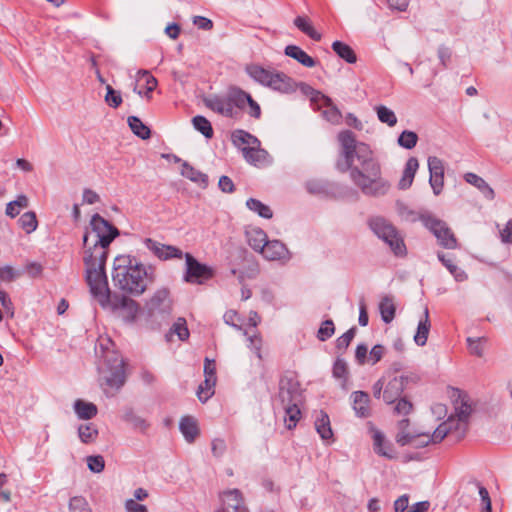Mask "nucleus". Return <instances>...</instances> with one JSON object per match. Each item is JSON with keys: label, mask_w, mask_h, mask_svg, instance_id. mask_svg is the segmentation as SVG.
Wrapping results in <instances>:
<instances>
[{"label": "nucleus", "mask_w": 512, "mask_h": 512, "mask_svg": "<svg viewBox=\"0 0 512 512\" xmlns=\"http://www.w3.org/2000/svg\"><path fill=\"white\" fill-rule=\"evenodd\" d=\"M261 254L268 260H282L288 261L291 256L288 248L284 243L279 240H267L265 246L263 247Z\"/></svg>", "instance_id": "18"}, {"label": "nucleus", "mask_w": 512, "mask_h": 512, "mask_svg": "<svg viewBox=\"0 0 512 512\" xmlns=\"http://www.w3.org/2000/svg\"><path fill=\"white\" fill-rule=\"evenodd\" d=\"M277 400L280 402L281 407L299 404L301 402V393L298 382L286 377L280 379Z\"/></svg>", "instance_id": "13"}, {"label": "nucleus", "mask_w": 512, "mask_h": 512, "mask_svg": "<svg viewBox=\"0 0 512 512\" xmlns=\"http://www.w3.org/2000/svg\"><path fill=\"white\" fill-rule=\"evenodd\" d=\"M192 123L194 128L206 138L210 139L213 137L212 125L204 116L197 115L193 117Z\"/></svg>", "instance_id": "49"}, {"label": "nucleus", "mask_w": 512, "mask_h": 512, "mask_svg": "<svg viewBox=\"0 0 512 512\" xmlns=\"http://www.w3.org/2000/svg\"><path fill=\"white\" fill-rule=\"evenodd\" d=\"M311 92V100L314 102H321L327 109L323 112L325 118L331 123H338L341 120V112L332 105V100L320 93L319 91L313 90L310 86H305V92Z\"/></svg>", "instance_id": "16"}, {"label": "nucleus", "mask_w": 512, "mask_h": 512, "mask_svg": "<svg viewBox=\"0 0 512 512\" xmlns=\"http://www.w3.org/2000/svg\"><path fill=\"white\" fill-rule=\"evenodd\" d=\"M333 51L347 63L353 64L357 61V56L354 50L341 41H334L332 44Z\"/></svg>", "instance_id": "35"}, {"label": "nucleus", "mask_w": 512, "mask_h": 512, "mask_svg": "<svg viewBox=\"0 0 512 512\" xmlns=\"http://www.w3.org/2000/svg\"><path fill=\"white\" fill-rule=\"evenodd\" d=\"M172 331L176 333L179 339L182 341L189 337V331L184 318H179L177 322L174 323Z\"/></svg>", "instance_id": "61"}, {"label": "nucleus", "mask_w": 512, "mask_h": 512, "mask_svg": "<svg viewBox=\"0 0 512 512\" xmlns=\"http://www.w3.org/2000/svg\"><path fill=\"white\" fill-rule=\"evenodd\" d=\"M112 280L121 291L140 296L153 283L154 274L150 267H146L136 258L120 255L114 259Z\"/></svg>", "instance_id": "3"}, {"label": "nucleus", "mask_w": 512, "mask_h": 512, "mask_svg": "<svg viewBox=\"0 0 512 512\" xmlns=\"http://www.w3.org/2000/svg\"><path fill=\"white\" fill-rule=\"evenodd\" d=\"M372 433L375 453L388 459H392L394 457V450L391 443L386 441L384 434L378 429H372Z\"/></svg>", "instance_id": "21"}, {"label": "nucleus", "mask_w": 512, "mask_h": 512, "mask_svg": "<svg viewBox=\"0 0 512 512\" xmlns=\"http://www.w3.org/2000/svg\"><path fill=\"white\" fill-rule=\"evenodd\" d=\"M485 338H467L468 349L472 355L481 357L483 355L482 343L485 342Z\"/></svg>", "instance_id": "59"}, {"label": "nucleus", "mask_w": 512, "mask_h": 512, "mask_svg": "<svg viewBox=\"0 0 512 512\" xmlns=\"http://www.w3.org/2000/svg\"><path fill=\"white\" fill-rule=\"evenodd\" d=\"M221 500L224 512H248L242 494L238 489L223 492Z\"/></svg>", "instance_id": "17"}, {"label": "nucleus", "mask_w": 512, "mask_h": 512, "mask_svg": "<svg viewBox=\"0 0 512 512\" xmlns=\"http://www.w3.org/2000/svg\"><path fill=\"white\" fill-rule=\"evenodd\" d=\"M437 257L441 261V263L448 269V271L453 275L454 279L457 282H463L467 280L468 276L466 272L459 268L456 264H454L451 259L446 258V256L441 252L437 254Z\"/></svg>", "instance_id": "37"}, {"label": "nucleus", "mask_w": 512, "mask_h": 512, "mask_svg": "<svg viewBox=\"0 0 512 512\" xmlns=\"http://www.w3.org/2000/svg\"><path fill=\"white\" fill-rule=\"evenodd\" d=\"M231 139L233 144L239 148L244 145H247V147L260 146V141L257 137L241 129L233 131Z\"/></svg>", "instance_id": "32"}, {"label": "nucleus", "mask_w": 512, "mask_h": 512, "mask_svg": "<svg viewBox=\"0 0 512 512\" xmlns=\"http://www.w3.org/2000/svg\"><path fill=\"white\" fill-rule=\"evenodd\" d=\"M338 140L341 151L336 163L337 169L343 173L349 171L351 181L364 195H386L391 185L382 176L381 164L369 145L358 142L350 130L340 132Z\"/></svg>", "instance_id": "1"}, {"label": "nucleus", "mask_w": 512, "mask_h": 512, "mask_svg": "<svg viewBox=\"0 0 512 512\" xmlns=\"http://www.w3.org/2000/svg\"><path fill=\"white\" fill-rule=\"evenodd\" d=\"M179 429L188 443L194 442L196 437L199 435L197 422L191 416H185L181 418Z\"/></svg>", "instance_id": "26"}, {"label": "nucleus", "mask_w": 512, "mask_h": 512, "mask_svg": "<svg viewBox=\"0 0 512 512\" xmlns=\"http://www.w3.org/2000/svg\"><path fill=\"white\" fill-rule=\"evenodd\" d=\"M19 224L27 233L35 231L38 226L36 214L32 211L24 213L19 219Z\"/></svg>", "instance_id": "51"}, {"label": "nucleus", "mask_w": 512, "mask_h": 512, "mask_svg": "<svg viewBox=\"0 0 512 512\" xmlns=\"http://www.w3.org/2000/svg\"><path fill=\"white\" fill-rule=\"evenodd\" d=\"M453 420L450 422L441 423L433 432L432 435L429 433H414V435L409 440L408 445L413 448L419 449L426 447L430 443H440L452 430L451 424Z\"/></svg>", "instance_id": "12"}, {"label": "nucleus", "mask_w": 512, "mask_h": 512, "mask_svg": "<svg viewBox=\"0 0 512 512\" xmlns=\"http://www.w3.org/2000/svg\"><path fill=\"white\" fill-rule=\"evenodd\" d=\"M184 256L186 261L184 280L186 282L192 284H203L213 278L214 270L212 267L200 263L190 253H186Z\"/></svg>", "instance_id": "11"}, {"label": "nucleus", "mask_w": 512, "mask_h": 512, "mask_svg": "<svg viewBox=\"0 0 512 512\" xmlns=\"http://www.w3.org/2000/svg\"><path fill=\"white\" fill-rule=\"evenodd\" d=\"M87 284L91 295L103 308H111L125 322L132 323L136 319L139 304L125 295H111L106 274L100 275L99 279Z\"/></svg>", "instance_id": "4"}, {"label": "nucleus", "mask_w": 512, "mask_h": 512, "mask_svg": "<svg viewBox=\"0 0 512 512\" xmlns=\"http://www.w3.org/2000/svg\"><path fill=\"white\" fill-rule=\"evenodd\" d=\"M78 436L81 442L85 444L93 443L98 436V429L92 423L80 425L78 428Z\"/></svg>", "instance_id": "43"}, {"label": "nucleus", "mask_w": 512, "mask_h": 512, "mask_svg": "<svg viewBox=\"0 0 512 512\" xmlns=\"http://www.w3.org/2000/svg\"><path fill=\"white\" fill-rule=\"evenodd\" d=\"M105 102L112 108H118L122 103V97L119 91L113 89L111 85H106Z\"/></svg>", "instance_id": "54"}, {"label": "nucleus", "mask_w": 512, "mask_h": 512, "mask_svg": "<svg viewBox=\"0 0 512 512\" xmlns=\"http://www.w3.org/2000/svg\"><path fill=\"white\" fill-rule=\"evenodd\" d=\"M236 101V108L244 109L246 105H248L249 110L248 114L255 118L259 119L261 117V108L260 105L251 97V95L244 90H238V99H234Z\"/></svg>", "instance_id": "20"}, {"label": "nucleus", "mask_w": 512, "mask_h": 512, "mask_svg": "<svg viewBox=\"0 0 512 512\" xmlns=\"http://www.w3.org/2000/svg\"><path fill=\"white\" fill-rule=\"evenodd\" d=\"M20 273L16 272L11 266L0 267V280L10 282L17 278Z\"/></svg>", "instance_id": "63"}, {"label": "nucleus", "mask_w": 512, "mask_h": 512, "mask_svg": "<svg viewBox=\"0 0 512 512\" xmlns=\"http://www.w3.org/2000/svg\"><path fill=\"white\" fill-rule=\"evenodd\" d=\"M139 75L142 76V78L145 81L146 91L145 96L149 99L151 98V92L156 88L157 86V80L155 77H153L150 72L147 70H140L138 72Z\"/></svg>", "instance_id": "56"}, {"label": "nucleus", "mask_w": 512, "mask_h": 512, "mask_svg": "<svg viewBox=\"0 0 512 512\" xmlns=\"http://www.w3.org/2000/svg\"><path fill=\"white\" fill-rule=\"evenodd\" d=\"M429 183L435 195H439L444 186V174L430 175Z\"/></svg>", "instance_id": "62"}, {"label": "nucleus", "mask_w": 512, "mask_h": 512, "mask_svg": "<svg viewBox=\"0 0 512 512\" xmlns=\"http://www.w3.org/2000/svg\"><path fill=\"white\" fill-rule=\"evenodd\" d=\"M243 156L247 162L257 165L262 163L266 158V151L260 149L259 146L242 147Z\"/></svg>", "instance_id": "38"}, {"label": "nucleus", "mask_w": 512, "mask_h": 512, "mask_svg": "<svg viewBox=\"0 0 512 512\" xmlns=\"http://www.w3.org/2000/svg\"><path fill=\"white\" fill-rule=\"evenodd\" d=\"M428 169L430 175L444 174L443 161L436 156H430L428 158Z\"/></svg>", "instance_id": "60"}, {"label": "nucleus", "mask_w": 512, "mask_h": 512, "mask_svg": "<svg viewBox=\"0 0 512 512\" xmlns=\"http://www.w3.org/2000/svg\"><path fill=\"white\" fill-rule=\"evenodd\" d=\"M246 206L249 210L257 213L260 217H263L265 219H270L273 216V212L270 209V207L262 203L258 199L249 198L246 201Z\"/></svg>", "instance_id": "41"}, {"label": "nucleus", "mask_w": 512, "mask_h": 512, "mask_svg": "<svg viewBox=\"0 0 512 512\" xmlns=\"http://www.w3.org/2000/svg\"><path fill=\"white\" fill-rule=\"evenodd\" d=\"M419 376L416 373L409 372L400 376H391L389 381L385 383V387L382 393L383 400L387 404H393L396 402L394 412L397 415H408L412 409L413 404L406 397H401L404 389L409 383H417Z\"/></svg>", "instance_id": "6"}, {"label": "nucleus", "mask_w": 512, "mask_h": 512, "mask_svg": "<svg viewBox=\"0 0 512 512\" xmlns=\"http://www.w3.org/2000/svg\"><path fill=\"white\" fill-rule=\"evenodd\" d=\"M173 307V300L168 288L157 289L146 303V308L151 317L167 318Z\"/></svg>", "instance_id": "9"}, {"label": "nucleus", "mask_w": 512, "mask_h": 512, "mask_svg": "<svg viewBox=\"0 0 512 512\" xmlns=\"http://www.w3.org/2000/svg\"><path fill=\"white\" fill-rule=\"evenodd\" d=\"M379 310L382 320L387 324L390 323L395 317L396 310L393 299L389 296L383 297L379 304Z\"/></svg>", "instance_id": "39"}, {"label": "nucleus", "mask_w": 512, "mask_h": 512, "mask_svg": "<svg viewBox=\"0 0 512 512\" xmlns=\"http://www.w3.org/2000/svg\"><path fill=\"white\" fill-rule=\"evenodd\" d=\"M124 419L134 429L145 432L149 428V423L142 417L136 415L133 411L125 413Z\"/></svg>", "instance_id": "50"}, {"label": "nucleus", "mask_w": 512, "mask_h": 512, "mask_svg": "<svg viewBox=\"0 0 512 512\" xmlns=\"http://www.w3.org/2000/svg\"><path fill=\"white\" fill-rule=\"evenodd\" d=\"M74 411L79 419L89 420L97 415V406L91 402L77 399L74 402Z\"/></svg>", "instance_id": "31"}, {"label": "nucleus", "mask_w": 512, "mask_h": 512, "mask_svg": "<svg viewBox=\"0 0 512 512\" xmlns=\"http://www.w3.org/2000/svg\"><path fill=\"white\" fill-rule=\"evenodd\" d=\"M425 227L437 238L445 249H456L457 239L447 223L437 217L426 216Z\"/></svg>", "instance_id": "10"}, {"label": "nucleus", "mask_w": 512, "mask_h": 512, "mask_svg": "<svg viewBox=\"0 0 512 512\" xmlns=\"http://www.w3.org/2000/svg\"><path fill=\"white\" fill-rule=\"evenodd\" d=\"M181 175L198 184L202 188H206L208 186V176L194 168L187 161L182 162Z\"/></svg>", "instance_id": "25"}, {"label": "nucleus", "mask_w": 512, "mask_h": 512, "mask_svg": "<svg viewBox=\"0 0 512 512\" xmlns=\"http://www.w3.org/2000/svg\"><path fill=\"white\" fill-rule=\"evenodd\" d=\"M144 244L156 257L160 260H168L172 258H182L183 252L179 248L172 245L159 243L151 238H146Z\"/></svg>", "instance_id": "15"}, {"label": "nucleus", "mask_w": 512, "mask_h": 512, "mask_svg": "<svg viewBox=\"0 0 512 512\" xmlns=\"http://www.w3.org/2000/svg\"><path fill=\"white\" fill-rule=\"evenodd\" d=\"M471 412L472 407L468 397L466 395H459L458 399L455 401V413L451 415L446 422H450V420H453V423L457 422L456 429H458L459 433H466Z\"/></svg>", "instance_id": "14"}, {"label": "nucleus", "mask_w": 512, "mask_h": 512, "mask_svg": "<svg viewBox=\"0 0 512 512\" xmlns=\"http://www.w3.org/2000/svg\"><path fill=\"white\" fill-rule=\"evenodd\" d=\"M315 428L323 440H329L333 437L329 416L324 411H320L317 416L315 420Z\"/></svg>", "instance_id": "33"}, {"label": "nucleus", "mask_w": 512, "mask_h": 512, "mask_svg": "<svg viewBox=\"0 0 512 512\" xmlns=\"http://www.w3.org/2000/svg\"><path fill=\"white\" fill-rule=\"evenodd\" d=\"M464 180L470 185L477 188L483 196L488 200L495 198V192L493 188L480 176L475 173L467 172L464 174Z\"/></svg>", "instance_id": "23"}, {"label": "nucleus", "mask_w": 512, "mask_h": 512, "mask_svg": "<svg viewBox=\"0 0 512 512\" xmlns=\"http://www.w3.org/2000/svg\"><path fill=\"white\" fill-rule=\"evenodd\" d=\"M351 397L353 400V410L355 411V414L361 418L370 416L369 395L363 391H355L352 393Z\"/></svg>", "instance_id": "24"}, {"label": "nucleus", "mask_w": 512, "mask_h": 512, "mask_svg": "<svg viewBox=\"0 0 512 512\" xmlns=\"http://www.w3.org/2000/svg\"><path fill=\"white\" fill-rule=\"evenodd\" d=\"M89 227L83 235V262L87 283L94 282L100 275L106 274L105 264L109 246L120 234L117 227L97 213L91 217Z\"/></svg>", "instance_id": "2"}, {"label": "nucleus", "mask_w": 512, "mask_h": 512, "mask_svg": "<svg viewBox=\"0 0 512 512\" xmlns=\"http://www.w3.org/2000/svg\"><path fill=\"white\" fill-rule=\"evenodd\" d=\"M430 328L429 310L426 307L424 309V316L420 319L416 334L414 335V341L418 346H424L427 343Z\"/></svg>", "instance_id": "28"}, {"label": "nucleus", "mask_w": 512, "mask_h": 512, "mask_svg": "<svg viewBox=\"0 0 512 512\" xmlns=\"http://www.w3.org/2000/svg\"><path fill=\"white\" fill-rule=\"evenodd\" d=\"M418 168L419 162L417 158L410 157L405 164L402 177L398 182V188L400 190H406L411 187Z\"/></svg>", "instance_id": "22"}, {"label": "nucleus", "mask_w": 512, "mask_h": 512, "mask_svg": "<svg viewBox=\"0 0 512 512\" xmlns=\"http://www.w3.org/2000/svg\"><path fill=\"white\" fill-rule=\"evenodd\" d=\"M368 224L373 233L382 239L396 256L404 257L407 254L403 238L388 220L377 216L369 219Z\"/></svg>", "instance_id": "7"}, {"label": "nucleus", "mask_w": 512, "mask_h": 512, "mask_svg": "<svg viewBox=\"0 0 512 512\" xmlns=\"http://www.w3.org/2000/svg\"><path fill=\"white\" fill-rule=\"evenodd\" d=\"M468 486L472 491H478L483 505L482 512H492L491 499L488 490L478 481H472Z\"/></svg>", "instance_id": "42"}, {"label": "nucleus", "mask_w": 512, "mask_h": 512, "mask_svg": "<svg viewBox=\"0 0 512 512\" xmlns=\"http://www.w3.org/2000/svg\"><path fill=\"white\" fill-rule=\"evenodd\" d=\"M400 216L405 221H408V222L421 221L422 224L425 226V221H426L425 218H426V216H433V214H431L428 211H414V210H411V209H409L407 207H404L400 211Z\"/></svg>", "instance_id": "48"}, {"label": "nucleus", "mask_w": 512, "mask_h": 512, "mask_svg": "<svg viewBox=\"0 0 512 512\" xmlns=\"http://www.w3.org/2000/svg\"><path fill=\"white\" fill-rule=\"evenodd\" d=\"M374 110L380 122L387 124L389 127H394L397 124V117L390 108L378 105Z\"/></svg>", "instance_id": "45"}, {"label": "nucleus", "mask_w": 512, "mask_h": 512, "mask_svg": "<svg viewBox=\"0 0 512 512\" xmlns=\"http://www.w3.org/2000/svg\"><path fill=\"white\" fill-rule=\"evenodd\" d=\"M356 334V328L352 327L347 332H345L343 335L337 338L336 340V349L343 353L348 346L350 345L351 341L355 337Z\"/></svg>", "instance_id": "53"}, {"label": "nucleus", "mask_w": 512, "mask_h": 512, "mask_svg": "<svg viewBox=\"0 0 512 512\" xmlns=\"http://www.w3.org/2000/svg\"><path fill=\"white\" fill-rule=\"evenodd\" d=\"M409 419H402L398 422V433L396 435V442L400 446H406L409 443V440L414 435L415 432L409 431Z\"/></svg>", "instance_id": "46"}, {"label": "nucleus", "mask_w": 512, "mask_h": 512, "mask_svg": "<svg viewBox=\"0 0 512 512\" xmlns=\"http://www.w3.org/2000/svg\"><path fill=\"white\" fill-rule=\"evenodd\" d=\"M418 135L410 130L403 131L398 137L399 146L405 149H412L416 146Z\"/></svg>", "instance_id": "52"}, {"label": "nucleus", "mask_w": 512, "mask_h": 512, "mask_svg": "<svg viewBox=\"0 0 512 512\" xmlns=\"http://www.w3.org/2000/svg\"><path fill=\"white\" fill-rule=\"evenodd\" d=\"M216 379L205 378L197 390V396L201 402H206L209 398L214 395V388L216 385Z\"/></svg>", "instance_id": "44"}, {"label": "nucleus", "mask_w": 512, "mask_h": 512, "mask_svg": "<svg viewBox=\"0 0 512 512\" xmlns=\"http://www.w3.org/2000/svg\"><path fill=\"white\" fill-rule=\"evenodd\" d=\"M267 87L280 93H291L295 91V82L285 73L273 70Z\"/></svg>", "instance_id": "19"}, {"label": "nucleus", "mask_w": 512, "mask_h": 512, "mask_svg": "<svg viewBox=\"0 0 512 512\" xmlns=\"http://www.w3.org/2000/svg\"><path fill=\"white\" fill-rule=\"evenodd\" d=\"M131 131L139 138L146 140L151 137L150 128L145 125L137 116H129L127 119Z\"/></svg>", "instance_id": "34"}, {"label": "nucleus", "mask_w": 512, "mask_h": 512, "mask_svg": "<svg viewBox=\"0 0 512 512\" xmlns=\"http://www.w3.org/2000/svg\"><path fill=\"white\" fill-rule=\"evenodd\" d=\"M384 352H385L384 346H382L380 344L373 346L369 352V355H370L369 360L371 361V364L374 365L377 362H379L382 359Z\"/></svg>", "instance_id": "64"}, {"label": "nucleus", "mask_w": 512, "mask_h": 512, "mask_svg": "<svg viewBox=\"0 0 512 512\" xmlns=\"http://www.w3.org/2000/svg\"><path fill=\"white\" fill-rule=\"evenodd\" d=\"M285 54L305 67L311 68L316 65V61L309 56L304 50L296 45H288L285 48Z\"/></svg>", "instance_id": "29"}, {"label": "nucleus", "mask_w": 512, "mask_h": 512, "mask_svg": "<svg viewBox=\"0 0 512 512\" xmlns=\"http://www.w3.org/2000/svg\"><path fill=\"white\" fill-rule=\"evenodd\" d=\"M87 466L94 473H100L105 468V461L101 455L88 456Z\"/></svg>", "instance_id": "57"}, {"label": "nucleus", "mask_w": 512, "mask_h": 512, "mask_svg": "<svg viewBox=\"0 0 512 512\" xmlns=\"http://www.w3.org/2000/svg\"><path fill=\"white\" fill-rule=\"evenodd\" d=\"M294 25L301 31L303 32L304 34H306L307 36H309L311 39L315 40V41H320L321 40V34L318 33L314 27L312 26V24L310 23L309 19L307 17H304V16H297L295 19H294Z\"/></svg>", "instance_id": "36"}, {"label": "nucleus", "mask_w": 512, "mask_h": 512, "mask_svg": "<svg viewBox=\"0 0 512 512\" xmlns=\"http://www.w3.org/2000/svg\"><path fill=\"white\" fill-rule=\"evenodd\" d=\"M335 328L332 320H326L318 330L317 337L321 341H326L334 334Z\"/></svg>", "instance_id": "58"}, {"label": "nucleus", "mask_w": 512, "mask_h": 512, "mask_svg": "<svg viewBox=\"0 0 512 512\" xmlns=\"http://www.w3.org/2000/svg\"><path fill=\"white\" fill-rule=\"evenodd\" d=\"M246 73L257 83L267 87L269 78L274 69H265L258 64H250L246 66Z\"/></svg>", "instance_id": "27"}, {"label": "nucleus", "mask_w": 512, "mask_h": 512, "mask_svg": "<svg viewBox=\"0 0 512 512\" xmlns=\"http://www.w3.org/2000/svg\"><path fill=\"white\" fill-rule=\"evenodd\" d=\"M102 364L99 366L101 386L106 395L113 396L126 381L124 361L121 355L113 350H107L101 356Z\"/></svg>", "instance_id": "5"}, {"label": "nucleus", "mask_w": 512, "mask_h": 512, "mask_svg": "<svg viewBox=\"0 0 512 512\" xmlns=\"http://www.w3.org/2000/svg\"><path fill=\"white\" fill-rule=\"evenodd\" d=\"M282 408L285 411L284 422L286 427L289 430L295 428L301 415V411L298 407V404H290L289 406H285Z\"/></svg>", "instance_id": "40"}, {"label": "nucleus", "mask_w": 512, "mask_h": 512, "mask_svg": "<svg viewBox=\"0 0 512 512\" xmlns=\"http://www.w3.org/2000/svg\"><path fill=\"white\" fill-rule=\"evenodd\" d=\"M333 376L337 379L342 380L341 386L346 388V382L348 380V367L344 359L338 357L333 365L332 370Z\"/></svg>", "instance_id": "47"}, {"label": "nucleus", "mask_w": 512, "mask_h": 512, "mask_svg": "<svg viewBox=\"0 0 512 512\" xmlns=\"http://www.w3.org/2000/svg\"><path fill=\"white\" fill-rule=\"evenodd\" d=\"M70 512H91L88 502L81 496L72 497L69 501Z\"/></svg>", "instance_id": "55"}, {"label": "nucleus", "mask_w": 512, "mask_h": 512, "mask_svg": "<svg viewBox=\"0 0 512 512\" xmlns=\"http://www.w3.org/2000/svg\"><path fill=\"white\" fill-rule=\"evenodd\" d=\"M238 87H230L225 95H210L203 99L204 105L215 113L232 118L236 115V101Z\"/></svg>", "instance_id": "8"}, {"label": "nucleus", "mask_w": 512, "mask_h": 512, "mask_svg": "<svg viewBox=\"0 0 512 512\" xmlns=\"http://www.w3.org/2000/svg\"><path fill=\"white\" fill-rule=\"evenodd\" d=\"M247 242L249 246L256 252L262 251L267 242L266 233L260 228H253L246 232Z\"/></svg>", "instance_id": "30"}]
</instances>
